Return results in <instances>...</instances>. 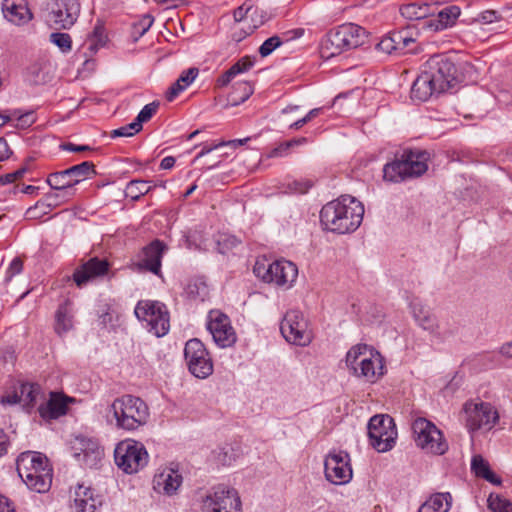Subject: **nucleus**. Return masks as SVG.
<instances>
[{"instance_id":"nucleus-12","label":"nucleus","mask_w":512,"mask_h":512,"mask_svg":"<svg viewBox=\"0 0 512 512\" xmlns=\"http://www.w3.org/2000/svg\"><path fill=\"white\" fill-rule=\"evenodd\" d=\"M465 427L470 434L476 431H490L498 422L499 414L496 408L483 401H468L463 406Z\"/></svg>"},{"instance_id":"nucleus-11","label":"nucleus","mask_w":512,"mask_h":512,"mask_svg":"<svg viewBox=\"0 0 512 512\" xmlns=\"http://www.w3.org/2000/svg\"><path fill=\"white\" fill-rule=\"evenodd\" d=\"M81 10L79 0H48L44 19L56 30L70 29L77 21Z\"/></svg>"},{"instance_id":"nucleus-40","label":"nucleus","mask_w":512,"mask_h":512,"mask_svg":"<svg viewBox=\"0 0 512 512\" xmlns=\"http://www.w3.org/2000/svg\"><path fill=\"white\" fill-rule=\"evenodd\" d=\"M151 187L148 186V182L145 180H131L127 183L125 189V196L129 197L133 201L139 200L143 195L149 193Z\"/></svg>"},{"instance_id":"nucleus-13","label":"nucleus","mask_w":512,"mask_h":512,"mask_svg":"<svg viewBox=\"0 0 512 512\" xmlns=\"http://www.w3.org/2000/svg\"><path fill=\"white\" fill-rule=\"evenodd\" d=\"M371 446L378 452H387L395 445L397 431L393 419L387 415H375L368 422Z\"/></svg>"},{"instance_id":"nucleus-30","label":"nucleus","mask_w":512,"mask_h":512,"mask_svg":"<svg viewBox=\"0 0 512 512\" xmlns=\"http://www.w3.org/2000/svg\"><path fill=\"white\" fill-rule=\"evenodd\" d=\"M373 350L374 348L367 344H357L348 350L346 365L354 376L358 374L360 367H363L364 362L368 359V353Z\"/></svg>"},{"instance_id":"nucleus-57","label":"nucleus","mask_w":512,"mask_h":512,"mask_svg":"<svg viewBox=\"0 0 512 512\" xmlns=\"http://www.w3.org/2000/svg\"><path fill=\"white\" fill-rule=\"evenodd\" d=\"M290 149H291V146L288 143V141L282 142L278 146L271 149L267 153V157L268 158L285 157L289 154Z\"/></svg>"},{"instance_id":"nucleus-28","label":"nucleus","mask_w":512,"mask_h":512,"mask_svg":"<svg viewBox=\"0 0 512 512\" xmlns=\"http://www.w3.org/2000/svg\"><path fill=\"white\" fill-rule=\"evenodd\" d=\"M432 79L433 78L429 76L424 69L421 71L420 75H418V77L414 80L413 85L411 87L412 100L425 102L433 94L440 93L436 89Z\"/></svg>"},{"instance_id":"nucleus-49","label":"nucleus","mask_w":512,"mask_h":512,"mask_svg":"<svg viewBox=\"0 0 512 512\" xmlns=\"http://www.w3.org/2000/svg\"><path fill=\"white\" fill-rule=\"evenodd\" d=\"M158 108V104L155 102L146 104L138 113L137 117L134 120V125L138 126L140 130H142V123L147 122L152 118V116L156 113Z\"/></svg>"},{"instance_id":"nucleus-34","label":"nucleus","mask_w":512,"mask_h":512,"mask_svg":"<svg viewBox=\"0 0 512 512\" xmlns=\"http://www.w3.org/2000/svg\"><path fill=\"white\" fill-rule=\"evenodd\" d=\"M199 74L196 67H191L181 73L179 78L171 85L166 92V99L172 102L181 92L188 88Z\"/></svg>"},{"instance_id":"nucleus-20","label":"nucleus","mask_w":512,"mask_h":512,"mask_svg":"<svg viewBox=\"0 0 512 512\" xmlns=\"http://www.w3.org/2000/svg\"><path fill=\"white\" fill-rule=\"evenodd\" d=\"M167 246L159 239H155L143 247L139 254L137 266L141 270H147L155 275H160L162 258Z\"/></svg>"},{"instance_id":"nucleus-15","label":"nucleus","mask_w":512,"mask_h":512,"mask_svg":"<svg viewBox=\"0 0 512 512\" xmlns=\"http://www.w3.org/2000/svg\"><path fill=\"white\" fill-rule=\"evenodd\" d=\"M431 76L436 89L443 93L457 83L456 66L447 57L437 55L431 57L423 68Z\"/></svg>"},{"instance_id":"nucleus-8","label":"nucleus","mask_w":512,"mask_h":512,"mask_svg":"<svg viewBox=\"0 0 512 512\" xmlns=\"http://www.w3.org/2000/svg\"><path fill=\"white\" fill-rule=\"evenodd\" d=\"M253 271L265 283L274 284L284 289L291 288L298 276L297 266L286 259L275 260L268 265L257 261Z\"/></svg>"},{"instance_id":"nucleus-22","label":"nucleus","mask_w":512,"mask_h":512,"mask_svg":"<svg viewBox=\"0 0 512 512\" xmlns=\"http://www.w3.org/2000/svg\"><path fill=\"white\" fill-rule=\"evenodd\" d=\"M108 270L109 263L106 259L93 257L75 270L73 279L81 287L94 278L106 275Z\"/></svg>"},{"instance_id":"nucleus-19","label":"nucleus","mask_w":512,"mask_h":512,"mask_svg":"<svg viewBox=\"0 0 512 512\" xmlns=\"http://www.w3.org/2000/svg\"><path fill=\"white\" fill-rule=\"evenodd\" d=\"M326 479L336 485H343L352 479L350 456L343 450H332L324 461Z\"/></svg>"},{"instance_id":"nucleus-60","label":"nucleus","mask_w":512,"mask_h":512,"mask_svg":"<svg viewBox=\"0 0 512 512\" xmlns=\"http://www.w3.org/2000/svg\"><path fill=\"white\" fill-rule=\"evenodd\" d=\"M377 48L380 51L387 53V54L395 53V45L393 43V39H392L390 33L380 40V42L377 44Z\"/></svg>"},{"instance_id":"nucleus-7","label":"nucleus","mask_w":512,"mask_h":512,"mask_svg":"<svg viewBox=\"0 0 512 512\" xmlns=\"http://www.w3.org/2000/svg\"><path fill=\"white\" fill-rule=\"evenodd\" d=\"M114 460L124 473L134 474L147 466L149 454L143 443L134 439H124L114 449Z\"/></svg>"},{"instance_id":"nucleus-50","label":"nucleus","mask_w":512,"mask_h":512,"mask_svg":"<svg viewBox=\"0 0 512 512\" xmlns=\"http://www.w3.org/2000/svg\"><path fill=\"white\" fill-rule=\"evenodd\" d=\"M490 469L488 462L481 456L475 455L471 460V470L477 477L483 478L484 474Z\"/></svg>"},{"instance_id":"nucleus-58","label":"nucleus","mask_w":512,"mask_h":512,"mask_svg":"<svg viewBox=\"0 0 512 512\" xmlns=\"http://www.w3.org/2000/svg\"><path fill=\"white\" fill-rule=\"evenodd\" d=\"M478 20L483 24H491L501 20V15L494 10H486L479 14Z\"/></svg>"},{"instance_id":"nucleus-36","label":"nucleus","mask_w":512,"mask_h":512,"mask_svg":"<svg viewBox=\"0 0 512 512\" xmlns=\"http://www.w3.org/2000/svg\"><path fill=\"white\" fill-rule=\"evenodd\" d=\"M108 42V36L104 25L97 22L93 28V31L88 35L84 47L89 51L90 55H93L99 51V49L106 46Z\"/></svg>"},{"instance_id":"nucleus-45","label":"nucleus","mask_w":512,"mask_h":512,"mask_svg":"<svg viewBox=\"0 0 512 512\" xmlns=\"http://www.w3.org/2000/svg\"><path fill=\"white\" fill-rule=\"evenodd\" d=\"M64 195L65 193L61 191L47 193L38 207H42L44 209L51 208L52 210L71 199L65 198Z\"/></svg>"},{"instance_id":"nucleus-63","label":"nucleus","mask_w":512,"mask_h":512,"mask_svg":"<svg viewBox=\"0 0 512 512\" xmlns=\"http://www.w3.org/2000/svg\"><path fill=\"white\" fill-rule=\"evenodd\" d=\"M403 48L404 50L402 54L412 53L416 49V40L412 37L409 30H407V39H405L403 43Z\"/></svg>"},{"instance_id":"nucleus-43","label":"nucleus","mask_w":512,"mask_h":512,"mask_svg":"<svg viewBox=\"0 0 512 512\" xmlns=\"http://www.w3.org/2000/svg\"><path fill=\"white\" fill-rule=\"evenodd\" d=\"M154 18L150 14L143 15L138 21L133 23L132 36L134 41H138L152 26Z\"/></svg>"},{"instance_id":"nucleus-56","label":"nucleus","mask_w":512,"mask_h":512,"mask_svg":"<svg viewBox=\"0 0 512 512\" xmlns=\"http://www.w3.org/2000/svg\"><path fill=\"white\" fill-rule=\"evenodd\" d=\"M42 202V199L37 201L34 206H31L26 211V217L28 219H40L44 215H47L51 208L44 209L42 207H38V205Z\"/></svg>"},{"instance_id":"nucleus-16","label":"nucleus","mask_w":512,"mask_h":512,"mask_svg":"<svg viewBox=\"0 0 512 512\" xmlns=\"http://www.w3.org/2000/svg\"><path fill=\"white\" fill-rule=\"evenodd\" d=\"M280 331L285 340L294 345L306 346L312 340L307 321L302 312L296 309L285 313L280 323Z\"/></svg>"},{"instance_id":"nucleus-4","label":"nucleus","mask_w":512,"mask_h":512,"mask_svg":"<svg viewBox=\"0 0 512 512\" xmlns=\"http://www.w3.org/2000/svg\"><path fill=\"white\" fill-rule=\"evenodd\" d=\"M429 154L423 150H405L399 158L384 165L383 178L399 183L408 178L419 177L427 169Z\"/></svg>"},{"instance_id":"nucleus-9","label":"nucleus","mask_w":512,"mask_h":512,"mask_svg":"<svg viewBox=\"0 0 512 512\" xmlns=\"http://www.w3.org/2000/svg\"><path fill=\"white\" fill-rule=\"evenodd\" d=\"M90 174H96L95 166L90 161H84L65 170L50 173L46 182L52 190L64 192L65 198H72L76 191L74 186Z\"/></svg>"},{"instance_id":"nucleus-6","label":"nucleus","mask_w":512,"mask_h":512,"mask_svg":"<svg viewBox=\"0 0 512 512\" xmlns=\"http://www.w3.org/2000/svg\"><path fill=\"white\" fill-rule=\"evenodd\" d=\"M134 314L145 328L156 337L165 336L170 329L169 312L165 304L153 300H140Z\"/></svg>"},{"instance_id":"nucleus-32","label":"nucleus","mask_w":512,"mask_h":512,"mask_svg":"<svg viewBox=\"0 0 512 512\" xmlns=\"http://www.w3.org/2000/svg\"><path fill=\"white\" fill-rule=\"evenodd\" d=\"M73 309L69 301L60 304L55 313L54 330L59 336L67 334L74 326Z\"/></svg>"},{"instance_id":"nucleus-23","label":"nucleus","mask_w":512,"mask_h":512,"mask_svg":"<svg viewBox=\"0 0 512 512\" xmlns=\"http://www.w3.org/2000/svg\"><path fill=\"white\" fill-rule=\"evenodd\" d=\"M2 12L9 22L16 25H24L33 18L26 0H4Z\"/></svg>"},{"instance_id":"nucleus-24","label":"nucleus","mask_w":512,"mask_h":512,"mask_svg":"<svg viewBox=\"0 0 512 512\" xmlns=\"http://www.w3.org/2000/svg\"><path fill=\"white\" fill-rule=\"evenodd\" d=\"M102 504L98 495L90 487L79 485L75 490V496L71 508L73 512H96Z\"/></svg>"},{"instance_id":"nucleus-48","label":"nucleus","mask_w":512,"mask_h":512,"mask_svg":"<svg viewBox=\"0 0 512 512\" xmlns=\"http://www.w3.org/2000/svg\"><path fill=\"white\" fill-rule=\"evenodd\" d=\"M488 508L493 512H512V502L498 495H491L488 499Z\"/></svg>"},{"instance_id":"nucleus-21","label":"nucleus","mask_w":512,"mask_h":512,"mask_svg":"<svg viewBox=\"0 0 512 512\" xmlns=\"http://www.w3.org/2000/svg\"><path fill=\"white\" fill-rule=\"evenodd\" d=\"M41 396V387L34 383H21L12 395H8L3 402L9 404H21L23 408L30 412L36 405L37 400Z\"/></svg>"},{"instance_id":"nucleus-5","label":"nucleus","mask_w":512,"mask_h":512,"mask_svg":"<svg viewBox=\"0 0 512 512\" xmlns=\"http://www.w3.org/2000/svg\"><path fill=\"white\" fill-rule=\"evenodd\" d=\"M366 37L363 27L354 23L342 24L326 34L321 43L322 53L327 58L340 55L363 45Z\"/></svg>"},{"instance_id":"nucleus-1","label":"nucleus","mask_w":512,"mask_h":512,"mask_svg":"<svg viewBox=\"0 0 512 512\" xmlns=\"http://www.w3.org/2000/svg\"><path fill=\"white\" fill-rule=\"evenodd\" d=\"M364 212V205L359 200L350 195H342L322 207L320 222L327 231L352 233L361 225Z\"/></svg>"},{"instance_id":"nucleus-18","label":"nucleus","mask_w":512,"mask_h":512,"mask_svg":"<svg viewBox=\"0 0 512 512\" xmlns=\"http://www.w3.org/2000/svg\"><path fill=\"white\" fill-rule=\"evenodd\" d=\"M207 330L220 348L232 347L237 341L230 318L220 310H211L207 315Z\"/></svg>"},{"instance_id":"nucleus-26","label":"nucleus","mask_w":512,"mask_h":512,"mask_svg":"<svg viewBox=\"0 0 512 512\" xmlns=\"http://www.w3.org/2000/svg\"><path fill=\"white\" fill-rule=\"evenodd\" d=\"M384 374V363L381 354L377 350L368 353V359L356 375L370 383L376 382Z\"/></svg>"},{"instance_id":"nucleus-51","label":"nucleus","mask_w":512,"mask_h":512,"mask_svg":"<svg viewBox=\"0 0 512 512\" xmlns=\"http://www.w3.org/2000/svg\"><path fill=\"white\" fill-rule=\"evenodd\" d=\"M409 307L416 323L420 321V318L425 314H429L430 309L425 306L418 298H414L410 301Z\"/></svg>"},{"instance_id":"nucleus-39","label":"nucleus","mask_w":512,"mask_h":512,"mask_svg":"<svg viewBox=\"0 0 512 512\" xmlns=\"http://www.w3.org/2000/svg\"><path fill=\"white\" fill-rule=\"evenodd\" d=\"M417 324L422 329L428 331L431 334L438 335L443 339L447 338L448 336H451L455 332V329H451L449 331H440V326L438 325L435 316L431 312L421 317L420 321H418Z\"/></svg>"},{"instance_id":"nucleus-31","label":"nucleus","mask_w":512,"mask_h":512,"mask_svg":"<svg viewBox=\"0 0 512 512\" xmlns=\"http://www.w3.org/2000/svg\"><path fill=\"white\" fill-rule=\"evenodd\" d=\"M97 323L101 330L111 332L118 326L119 315L108 301H102L97 307Z\"/></svg>"},{"instance_id":"nucleus-52","label":"nucleus","mask_w":512,"mask_h":512,"mask_svg":"<svg viewBox=\"0 0 512 512\" xmlns=\"http://www.w3.org/2000/svg\"><path fill=\"white\" fill-rule=\"evenodd\" d=\"M141 131L138 126L134 125V121L131 122L128 125L119 127L117 129H114L110 132L111 138H117V137H131Z\"/></svg>"},{"instance_id":"nucleus-27","label":"nucleus","mask_w":512,"mask_h":512,"mask_svg":"<svg viewBox=\"0 0 512 512\" xmlns=\"http://www.w3.org/2000/svg\"><path fill=\"white\" fill-rule=\"evenodd\" d=\"M461 14V9L457 5H448L437 12L436 17L431 18L427 25L434 31H442L456 24Z\"/></svg>"},{"instance_id":"nucleus-54","label":"nucleus","mask_w":512,"mask_h":512,"mask_svg":"<svg viewBox=\"0 0 512 512\" xmlns=\"http://www.w3.org/2000/svg\"><path fill=\"white\" fill-rule=\"evenodd\" d=\"M257 13H258L257 8L253 9L252 6L245 7V5H243V6L238 7L234 11L233 15H234L235 21L241 22V21L246 20L247 18H253V15L257 14Z\"/></svg>"},{"instance_id":"nucleus-62","label":"nucleus","mask_w":512,"mask_h":512,"mask_svg":"<svg viewBox=\"0 0 512 512\" xmlns=\"http://www.w3.org/2000/svg\"><path fill=\"white\" fill-rule=\"evenodd\" d=\"M250 19L253 22V25L249 26L250 31L247 32V34L251 33L254 29L258 28L259 26L263 25L266 22L267 17L266 13L263 10H258V13L254 14L253 18Z\"/></svg>"},{"instance_id":"nucleus-59","label":"nucleus","mask_w":512,"mask_h":512,"mask_svg":"<svg viewBox=\"0 0 512 512\" xmlns=\"http://www.w3.org/2000/svg\"><path fill=\"white\" fill-rule=\"evenodd\" d=\"M312 183L308 180H294L289 184V189L292 192L304 194L311 188Z\"/></svg>"},{"instance_id":"nucleus-44","label":"nucleus","mask_w":512,"mask_h":512,"mask_svg":"<svg viewBox=\"0 0 512 512\" xmlns=\"http://www.w3.org/2000/svg\"><path fill=\"white\" fill-rule=\"evenodd\" d=\"M253 94V87L249 82H239L235 85L232 93L234 105L245 102Z\"/></svg>"},{"instance_id":"nucleus-14","label":"nucleus","mask_w":512,"mask_h":512,"mask_svg":"<svg viewBox=\"0 0 512 512\" xmlns=\"http://www.w3.org/2000/svg\"><path fill=\"white\" fill-rule=\"evenodd\" d=\"M184 359L189 372L199 379H206L214 370L212 358L205 345L197 338L190 339L184 347Z\"/></svg>"},{"instance_id":"nucleus-41","label":"nucleus","mask_w":512,"mask_h":512,"mask_svg":"<svg viewBox=\"0 0 512 512\" xmlns=\"http://www.w3.org/2000/svg\"><path fill=\"white\" fill-rule=\"evenodd\" d=\"M186 293L190 299L204 301L209 295V288L204 281L196 279L187 285Z\"/></svg>"},{"instance_id":"nucleus-2","label":"nucleus","mask_w":512,"mask_h":512,"mask_svg":"<svg viewBox=\"0 0 512 512\" xmlns=\"http://www.w3.org/2000/svg\"><path fill=\"white\" fill-rule=\"evenodd\" d=\"M117 429L133 432L145 426L149 420L148 405L139 397L123 395L116 398L109 407Z\"/></svg>"},{"instance_id":"nucleus-25","label":"nucleus","mask_w":512,"mask_h":512,"mask_svg":"<svg viewBox=\"0 0 512 512\" xmlns=\"http://www.w3.org/2000/svg\"><path fill=\"white\" fill-rule=\"evenodd\" d=\"M73 399L58 393H52L50 399L38 408L40 416L45 420L57 419L67 413L68 403Z\"/></svg>"},{"instance_id":"nucleus-61","label":"nucleus","mask_w":512,"mask_h":512,"mask_svg":"<svg viewBox=\"0 0 512 512\" xmlns=\"http://www.w3.org/2000/svg\"><path fill=\"white\" fill-rule=\"evenodd\" d=\"M22 269H23V263H22L21 259L20 258H14L11 261V263H10L8 269H7L6 274H7V276L9 278H11V277H13L15 275L20 274Z\"/></svg>"},{"instance_id":"nucleus-10","label":"nucleus","mask_w":512,"mask_h":512,"mask_svg":"<svg viewBox=\"0 0 512 512\" xmlns=\"http://www.w3.org/2000/svg\"><path fill=\"white\" fill-rule=\"evenodd\" d=\"M416 445L427 453L443 455L448 450V444L442 432L426 418L419 417L412 423Z\"/></svg>"},{"instance_id":"nucleus-29","label":"nucleus","mask_w":512,"mask_h":512,"mask_svg":"<svg viewBox=\"0 0 512 512\" xmlns=\"http://www.w3.org/2000/svg\"><path fill=\"white\" fill-rule=\"evenodd\" d=\"M182 484V475L174 469H165L155 476L154 485L159 491L173 495Z\"/></svg>"},{"instance_id":"nucleus-42","label":"nucleus","mask_w":512,"mask_h":512,"mask_svg":"<svg viewBox=\"0 0 512 512\" xmlns=\"http://www.w3.org/2000/svg\"><path fill=\"white\" fill-rule=\"evenodd\" d=\"M9 114H15L13 120H16L15 127L20 129H27L36 122V115L33 110L22 112L19 109L8 110Z\"/></svg>"},{"instance_id":"nucleus-38","label":"nucleus","mask_w":512,"mask_h":512,"mask_svg":"<svg viewBox=\"0 0 512 512\" xmlns=\"http://www.w3.org/2000/svg\"><path fill=\"white\" fill-rule=\"evenodd\" d=\"M400 13L409 20H419L427 18L433 11L431 5L428 3H409L401 6Z\"/></svg>"},{"instance_id":"nucleus-53","label":"nucleus","mask_w":512,"mask_h":512,"mask_svg":"<svg viewBox=\"0 0 512 512\" xmlns=\"http://www.w3.org/2000/svg\"><path fill=\"white\" fill-rule=\"evenodd\" d=\"M395 45V54L401 55L403 53V43L407 39V29L393 31L390 33Z\"/></svg>"},{"instance_id":"nucleus-33","label":"nucleus","mask_w":512,"mask_h":512,"mask_svg":"<svg viewBox=\"0 0 512 512\" xmlns=\"http://www.w3.org/2000/svg\"><path fill=\"white\" fill-rule=\"evenodd\" d=\"M255 64V59L251 56H244L233 64L226 72L220 75L216 84L218 87H226L237 75L249 71Z\"/></svg>"},{"instance_id":"nucleus-17","label":"nucleus","mask_w":512,"mask_h":512,"mask_svg":"<svg viewBox=\"0 0 512 512\" xmlns=\"http://www.w3.org/2000/svg\"><path fill=\"white\" fill-rule=\"evenodd\" d=\"M204 512H241V501L237 491L218 485L205 497Z\"/></svg>"},{"instance_id":"nucleus-64","label":"nucleus","mask_w":512,"mask_h":512,"mask_svg":"<svg viewBox=\"0 0 512 512\" xmlns=\"http://www.w3.org/2000/svg\"><path fill=\"white\" fill-rule=\"evenodd\" d=\"M0 512H16L10 500L3 495H0Z\"/></svg>"},{"instance_id":"nucleus-47","label":"nucleus","mask_w":512,"mask_h":512,"mask_svg":"<svg viewBox=\"0 0 512 512\" xmlns=\"http://www.w3.org/2000/svg\"><path fill=\"white\" fill-rule=\"evenodd\" d=\"M50 42L56 45L63 53H68L72 49V38L68 33H51Z\"/></svg>"},{"instance_id":"nucleus-35","label":"nucleus","mask_w":512,"mask_h":512,"mask_svg":"<svg viewBox=\"0 0 512 512\" xmlns=\"http://www.w3.org/2000/svg\"><path fill=\"white\" fill-rule=\"evenodd\" d=\"M451 502L452 497L449 492L436 493L426 500L417 512H448Z\"/></svg>"},{"instance_id":"nucleus-3","label":"nucleus","mask_w":512,"mask_h":512,"mask_svg":"<svg viewBox=\"0 0 512 512\" xmlns=\"http://www.w3.org/2000/svg\"><path fill=\"white\" fill-rule=\"evenodd\" d=\"M17 472L30 490L38 493L48 491L52 484V469L48 459L39 452L28 451L17 458Z\"/></svg>"},{"instance_id":"nucleus-46","label":"nucleus","mask_w":512,"mask_h":512,"mask_svg":"<svg viewBox=\"0 0 512 512\" xmlns=\"http://www.w3.org/2000/svg\"><path fill=\"white\" fill-rule=\"evenodd\" d=\"M288 38L284 40L278 35H274L266 39L259 47L258 52L261 57L265 58L272 54L278 47H280Z\"/></svg>"},{"instance_id":"nucleus-55","label":"nucleus","mask_w":512,"mask_h":512,"mask_svg":"<svg viewBox=\"0 0 512 512\" xmlns=\"http://www.w3.org/2000/svg\"><path fill=\"white\" fill-rule=\"evenodd\" d=\"M501 356L500 350L498 352H487L481 355V360L486 368L491 369L500 364Z\"/></svg>"},{"instance_id":"nucleus-37","label":"nucleus","mask_w":512,"mask_h":512,"mask_svg":"<svg viewBox=\"0 0 512 512\" xmlns=\"http://www.w3.org/2000/svg\"><path fill=\"white\" fill-rule=\"evenodd\" d=\"M82 446L85 448H81L80 453H76L75 456L78 458L80 462L87 466H93L102 458L103 452L97 443L88 440L87 442L82 441Z\"/></svg>"}]
</instances>
